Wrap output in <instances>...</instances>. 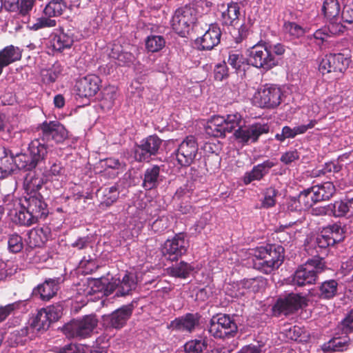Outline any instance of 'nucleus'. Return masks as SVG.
<instances>
[{
    "instance_id": "f257e3e1",
    "label": "nucleus",
    "mask_w": 353,
    "mask_h": 353,
    "mask_svg": "<svg viewBox=\"0 0 353 353\" xmlns=\"http://www.w3.org/2000/svg\"><path fill=\"white\" fill-rule=\"evenodd\" d=\"M254 267L265 274H270L283 263L284 248L281 245L268 244L254 250Z\"/></svg>"
},
{
    "instance_id": "f03ea898",
    "label": "nucleus",
    "mask_w": 353,
    "mask_h": 353,
    "mask_svg": "<svg viewBox=\"0 0 353 353\" xmlns=\"http://www.w3.org/2000/svg\"><path fill=\"white\" fill-rule=\"evenodd\" d=\"M97 325L98 319L95 314L85 315L65 324L62 331L68 339H83L90 337Z\"/></svg>"
},
{
    "instance_id": "7ed1b4c3",
    "label": "nucleus",
    "mask_w": 353,
    "mask_h": 353,
    "mask_svg": "<svg viewBox=\"0 0 353 353\" xmlns=\"http://www.w3.org/2000/svg\"><path fill=\"white\" fill-rule=\"evenodd\" d=\"M239 328L232 316L225 314L213 316L209 323L208 332L215 339L229 340L238 334Z\"/></svg>"
},
{
    "instance_id": "20e7f679",
    "label": "nucleus",
    "mask_w": 353,
    "mask_h": 353,
    "mask_svg": "<svg viewBox=\"0 0 353 353\" xmlns=\"http://www.w3.org/2000/svg\"><path fill=\"white\" fill-rule=\"evenodd\" d=\"M325 268V261H321V259H310L305 265L299 266L294 272L292 284L299 287L314 284L318 279L319 274L321 273Z\"/></svg>"
},
{
    "instance_id": "39448f33",
    "label": "nucleus",
    "mask_w": 353,
    "mask_h": 353,
    "mask_svg": "<svg viewBox=\"0 0 353 353\" xmlns=\"http://www.w3.org/2000/svg\"><path fill=\"white\" fill-rule=\"evenodd\" d=\"M248 61L250 64L259 69L268 71L279 64V59L270 53L268 43L259 41L248 50Z\"/></svg>"
},
{
    "instance_id": "423d86ee",
    "label": "nucleus",
    "mask_w": 353,
    "mask_h": 353,
    "mask_svg": "<svg viewBox=\"0 0 353 353\" xmlns=\"http://www.w3.org/2000/svg\"><path fill=\"white\" fill-rule=\"evenodd\" d=\"M196 10L193 4L188 3L177 8L171 20L173 30L184 37L196 21Z\"/></svg>"
},
{
    "instance_id": "0eeeda50",
    "label": "nucleus",
    "mask_w": 353,
    "mask_h": 353,
    "mask_svg": "<svg viewBox=\"0 0 353 353\" xmlns=\"http://www.w3.org/2000/svg\"><path fill=\"white\" fill-rule=\"evenodd\" d=\"M26 154L21 152L14 153L11 150L0 149V179L6 178L17 169L26 170Z\"/></svg>"
},
{
    "instance_id": "6e6552de",
    "label": "nucleus",
    "mask_w": 353,
    "mask_h": 353,
    "mask_svg": "<svg viewBox=\"0 0 353 353\" xmlns=\"http://www.w3.org/2000/svg\"><path fill=\"white\" fill-rule=\"evenodd\" d=\"M283 96L280 86L272 83H266L256 93L254 99L261 108H275L278 107Z\"/></svg>"
},
{
    "instance_id": "1a4fd4ad",
    "label": "nucleus",
    "mask_w": 353,
    "mask_h": 353,
    "mask_svg": "<svg viewBox=\"0 0 353 353\" xmlns=\"http://www.w3.org/2000/svg\"><path fill=\"white\" fill-rule=\"evenodd\" d=\"M350 62V59L342 53H330L322 59L319 65V70L323 75L334 73V77L338 79L345 72Z\"/></svg>"
},
{
    "instance_id": "9d476101",
    "label": "nucleus",
    "mask_w": 353,
    "mask_h": 353,
    "mask_svg": "<svg viewBox=\"0 0 353 353\" xmlns=\"http://www.w3.org/2000/svg\"><path fill=\"white\" fill-rule=\"evenodd\" d=\"M189 247L184 233H178L172 239H167L161 248L162 255L171 261H176L185 254Z\"/></svg>"
},
{
    "instance_id": "9b49d317",
    "label": "nucleus",
    "mask_w": 353,
    "mask_h": 353,
    "mask_svg": "<svg viewBox=\"0 0 353 353\" xmlns=\"http://www.w3.org/2000/svg\"><path fill=\"white\" fill-rule=\"evenodd\" d=\"M162 145V140L157 135H149L136 145L134 158L138 162H149L152 156H155Z\"/></svg>"
},
{
    "instance_id": "f8f14e48",
    "label": "nucleus",
    "mask_w": 353,
    "mask_h": 353,
    "mask_svg": "<svg viewBox=\"0 0 353 353\" xmlns=\"http://www.w3.org/2000/svg\"><path fill=\"white\" fill-rule=\"evenodd\" d=\"M39 136L46 143L53 141L56 143L63 142L68 138V131L58 121H45L38 127Z\"/></svg>"
},
{
    "instance_id": "ddd939ff",
    "label": "nucleus",
    "mask_w": 353,
    "mask_h": 353,
    "mask_svg": "<svg viewBox=\"0 0 353 353\" xmlns=\"http://www.w3.org/2000/svg\"><path fill=\"white\" fill-rule=\"evenodd\" d=\"M134 309V303H131L121 306L110 314L103 315L102 319L104 326L109 329H121L132 316Z\"/></svg>"
},
{
    "instance_id": "4468645a",
    "label": "nucleus",
    "mask_w": 353,
    "mask_h": 353,
    "mask_svg": "<svg viewBox=\"0 0 353 353\" xmlns=\"http://www.w3.org/2000/svg\"><path fill=\"white\" fill-rule=\"evenodd\" d=\"M198 144L194 136H188L179 145L175 152L176 159L181 166H190L198 152Z\"/></svg>"
},
{
    "instance_id": "2eb2a0df",
    "label": "nucleus",
    "mask_w": 353,
    "mask_h": 353,
    "mask_svg": "<svg viewBox=\"0 0 353 353\" xmlns=\"http://www.w3.org/2000/svg\"><path fill=\"white\" fill-rule=\"evenodd\" d=\"M303 305H306L305 299L303 296L290 293L283 298L278 299L272 307V311L276 316L288 315L299 310Z\"/></svg>"
},
{
    "instance_id": "dca6fc26",
    "label": "nucleus",
    "mask_w": 353,
    "mask_h": 353,
    "mask_svg": "<svg viewBox=\"0 0 353 353\" xmlns=\"http://www.w3.org/2000/svg\"><path fill=\"white\" fill-rule=\"evenodd\" d=\"M21 205L22 208L28 209L37 221L39 219H46L49 212L48 205L39 192L27 194L21 201Z\"/></svg>"
},
{
    "instance_id": "f3484780",
    "label": "nucleus",
    "mask_w": 353,
    "mask_h": 353,
    "mask_svg": "<svg viewBox=\"0 0 353 353\" xmlns=\"http://www.w3.org/2000/svg\"><path fill=\"white\" fill-rule=\"evenodd\" d=\"M30 157L26 155V170L34 169L37 165L44 161L48 155V145L40 137L32 140L28 146Z\"/></svg>"
},
{
    "instance_id": "a211bd4d",
    "label": "nucleus",
    "mask_w": 353,
    "mask_h": 353,
    "mask_svg": "<svg viewBox=\"0 0 353 353\" xmlns=\"http://www.w3.org/2000/svg\"><path fill=\"white\" fill-rule=\"evenodd\" d=\"M270 128L268 124L255 123L250 125H243L235 130L234 135L241 142L247 143L249 141L255 143L260 136L269 132Z\"/></svg>"
},
{
    "instance_id": "6ab92c4d",
    "label": "nucleus",
    "mask_w": 353,
    "mask_h": 353,
    "mask_svg": "<svg viewBox=\"0 0 353 353\" xmlns=\"http://www.w3.org/2000/svg\"><path fill=\"white\" fill-rule=\"evenodd\" d=\"M201 315L198 313H186L172 320L168 325L172 330L192 333L200 325Z\"/></svg>"
},
{
    "instance_id": "aec40b11",
    "label": "nucleus",
    "mask_w": 353,
    "mask_h": 353,
    "mask_svg": "<svg viewBox=\"0 0 353 353\" xmlns=\"http://www.w3.org/2000/svg\"><path fill=\"white\" fill-rule=\"evenodd\" d=\"M222 32L217 24H210L208 29L195 40V43L200 50H211L221 41Z\"/></svg>"
},
{
    "instance_id": "412c9836",
    "label": "nucleus",
    "mask_w": 353,
    "mask_h": 353,
    "mask_svg": "<svg viewBox=\"0 0 353 353\" xmlns=\"http://www.w3.org/2000/svg\"><path fill=\"white\" fill-rule=\"evenodd\" d=\"M101 80L95 74H89L77 81V94L80 97L88 98L94 96L99 90Z\"/></svg>"
},
{
    "instance_id": "4be33fe9",
    "label": "nucleus",
    "mask_w": 353,
    "mask_h": 353,
    "mask_svg": "<svg viewBox=\"0 0 353 353\" xmlns=\"http://www.w3.org/2000/svg\"><path fill=\"white\" fill-rule=\"evenodd\" d=\"M323 230L307 248L308 253L313 256L312 259H321V261H324V257L327 255L329 247L334 245V241Z\"/></svg>"
},
{
    "instance_id": "5701e85b",
    "label": "nucleus",
    "mask_w": 353,
    "mask_h": 353,
    "mask_svg": "<svg viewBox=\"0 0 353 353\" xmlns=\"http://www.w3.org/2000/svg\"><path fill=\"white\" fill-rule=\"evenodd\" d=\"M63 281L62 277L48 279L45 281L34 288L32 294L34 296H39V298L48 301L54 297L60 288V284Z\"/></svg>"
},
{
    "instance_id": "b1692460",
    "label": "nucleus",
    "mask_w": 353,
    "mask_h": 353,
    "mask_svg": "<svg viewBox=\"0 0 353 353\" xmlns=\"http://www.w3.org/2000/svg\"><path fill=\"white\" fill-rule=\"evenodd\" d=\"M276 165V163L268 159L261 163L254 165L252 169L246 172L243 177V181L245 185H248L254 181H261L266 176L271 168Z\"/></svg>"
},
{
    "instance_id": "393cba45",
    "label": "nucleus",
    "mask_w": 353,
    "mask_h": 353,
    "mask_svg": "<svg viewBox=\"0 0 353 353\" xmlns=\"http://www.w3.org/2000/svg\"><path fill=\"white\" fill-rule=\"evenodd\" d=\"M29 171L24 179L23 185L27 194H34L38 192L47 179L41 171L39 172L32 171V170Z\"/></svg>"
},
{
    "instance_id": "a878e982",
    "label": "nucleus",
    "mask_w": 353,
    "mask_h": 353,
    "mask_svg": "<svg viewBox=\"0 0 353 353\" xmlns=\"http://www.w3.org/2000/svg\"><path fill=\"white\" fill-rule=\"evenodd\" d=\"M22 52L19 47L7 46L0 50V75L3 69L10 64L21 60Z\"/></svg>"
},
{
    "instance_id": "bb28decb",
    "label": "nucleus",
    "mask_w": 353,
    "mask_h": 353,
    "mask_svg": "<svg viewBox=\"0 0 353 353\" xmlns=\"http://www.w3.org/2000/svg\"><path fill=\"white\" fill-rule=\"evenodd\" d=\"M240 6L237 2L228 3L227 8L221 12L219 19L223 26H234L239 21Z\"/></svg>"
},
{
    "instance_id": "cd10ccee",
    "label": "nucleus",
    "mask_w": 353,
    "mask_h": 353,
    "mask_svg": "<svg viewBox=\"0 0 353 353\" xmlns=\"http://www.w3.org/2000/svg\"><path fill=\"white\" fill-rule=\"evenodd\" d=\"M332 214L336 217L353 216V197L345 196L343 199L336 201L334 203L328 205Z\"/></svg>"
},
{
    "instance_id": "c85d7f7f",
    "label": "nucleus",
    "mask_w": 353,
    "mask_h": 353,
    "mask_svg": "<svg viewBox=\"0 0 353 353\" xmlns=\"http://www.w3.org/2000/svg\"><path fill=\"white\" fill-rule=\"evenodd\" d=\"M160 167L157 165H154L148 168L143 174L142 187L145 190H151L157 188L160 182Z\"/></svg>"
},
{
    "instance_id": "c756f323",
    "label": "nucleus",
    "mask_w": 353,
    "mask_h": 353,
    "mask_svg": "<svg viewBox=\"0 0 353 353\" xmlns=\"http://www.w3.org/2000/svg\"><path fill=\"white\" fill-rule=\"evenodd\" d=\"M225 117L221 116H214L208 121L205 126V132L214 137H224L227 133L225 127Z\"/></svg>"
},
{
    "instance_id": "7c9ffc66",
    "label": "nucleus",
    "mask_w": 353,
    "mask_h": 353,
    "mask_svg": "<svg viewBox=\"0 0 353 353\" xmlns=\"http://www.w3.org/2000/svg\"><path fill=\"white\" fill-rule=\"evenodd\" d=\"M51 322L49 316H47L46 312L44 308H41L37 311V314L32 317L30 321V326L32 328V332H43L47 330Z\"/></svg>"
},
{
    "instance_id": "2f4dec72",
    "label": "nucleus",
    "mask_w": 353,
    "mask_h": 353,
    "mask_svg": "<svg viewBox=\"0 0 353 353\" xmlns=\"http://www.w3.org/2000/svg\"><path fill=\"white\" fill-rule=\"evenodd\" d=\"M317 202L330 199L335 193L336 189L332 182L327 181L310 188Z\"/></svg>"
},
{
    "instance_id": "473e14b6",
    "label": "nucleus",
    "mask_w": 353,
    "mask_h": 353,
    "mask_svg": "<svg viewBox=\"0 0 353 353\" xmlns=\"http://www.w3.org/2000/svg\"><path fill=\"white\" fill-rule=\"evenodd\" d=\"M34 3V0H5L4 6L10 12H19L23 16H26L32 10Z\"/></svg>"
},
{
    "instance_id": "72a5a7b5",
    "label": "nucleus",
    "mask_w": 353,
    "mask_h": 353,
    "mask_svg": "<svg viewBox=\"0 0 353 353\" xmlns=\"http://www.w3.org/2000/svg\"><path fill=\"white\" fill-rule=\"evenodd\" d=\"M74 42L72 34L61 30L56 34L50 40V44L53 50L62 52L65 49L70 48Z\"/></svg>"
},
{
    "instance_id": "f704fd0d",
    "label": "nucleus",
    "mask_w": 353,
    "mask_h": 353,
    "mask_svg": "<svg viewBox=\"0 0 353 353\" xmlns=\"http://www.w3.org/2000/svg\"><path fill=\"white\" fill-rule=\"evenodd\" d=\"M338 283L334 279L322 282L318 287V296L323 300H330L337 295Z\"/></svg>"
},
{
    "instance_id": "c9c22d12",
    "label": "nucleus",
    "mask_w": 353,
    "mask_h": 353,
    "mask_svg": "<svg viewBox=\"0 0 353 353\" xmlns=\"http://www.w3.org/2000/svg\"><path fill=\"white\" fill-rule=\"evenodd\" d=\"M117 281L118 290L115 294L117 296H125L137 288V281L132 274H125L121 280Z\"/></svg>"
},
{
    "instance_id": "e433bc0d",
    "label": "nucleus",
    "mask_w": 353,
    "mask_h": 353,
    "mask_svg": "<svg viewBox=\"0 0 353 353\" xmlns=\"http://www.w3.org/2000/svg\"><path fill=\"white\" fill-rule=\"evenodd\" d=\"M167 270L168 274L171 276L187 279L194 270V267L191 264L181 261L180 263L169 267Z\"/></svg>"
},
{
    "instance_id": "4c0bfd02",
    "label": "nucleus",
    "mask_w": 353,
    "mask_h": 353,
    "mask_svg": "<svg viewBox=\"0 0 353 353\" xmlns=\"http://www.w3.org/2000/svg\"><path fill=\"white\" fill-rule=\"evenodd\" d=\"M66 7L63 0H52L46 5L43 13L48 17H57L63 14Z\"/></svg>"
},
{
    "instance_id": "58836bf2",
    "label": "nucleus",
    "mask_w": 353,
    "mask_h": 353,
    "mask_svg": "<svg viewBox=\"0 0 353 353\" xmlns=\"http://www.w3.org/2000/svg\"><path fill=\"white\" fill-rule=\"evenodd\" d=\"M340 4L338 0H325L322 11L327 20L339 19Z\"/></svg>"
},
{
    "instance_id": "ea45409f",
    "label": "nucleus",
    "mask_w": 353,
    "mask_h": 353,
    "mask_svg": "<svg viewBox=\"0 0 353 353\" xmlns=\"http://www.w3.org/2000/svg\"><path fill=\"white\" fill-rule=\"evenodd\" d=\"M48 228H34L28 234L30 243L34 247H41L48 241Z\"/></svg>"
},
{
    "instance_id": "a19ab883",
    "label": "nucleus",
    "mask_w": 353,
    "mask_h": 353,
    "mask_svg": "<svg viewBox=\"0 0 353 353\" xmlns=\"http://www.w3.org/2000/svg\"><path fill=\"white\" fill-rule=\"evenodd\" d=\"M225 127L228 133L235 132L245 124L242 116L238 112L228 114L225 118Z\"/></svg>"
},
{
    "instance_id": "79ce46f5",
    "label": "nucleus",
    "mask_w": 353,
    "mask_h": 353,
    "mask_svg": "<svg viewBox=\"0 0 353 353\" xmlns=\"http://www.w3.org/2000/svg\"><path fill=\"white\" fill-rule=\"evenodd\" d=\"M350 343L351 341L349 338H333L328 341V343H327V346L325 345L324 351H325L327 349L333 352H342L348 350Z\"/></svg>"
},
{
    "instance_id": "37998d69",
    "label": "nucleus",
    "mask_w": 353,
    "mask_h": 353,
    "mask_svg": "<svg viewBox=\"0 0 353 353\" xmlns=\"http://www.w3.org/2000/svg\"><path fill=\"white\" fill-rule=\"evenodd\" d=\"M247 63L246 58L237 50H231L229 52L228 63L234 69L236 72L242 70V67Z\"/></svg>"
},
{
    "instance_id": "c03bdc74",
    "label": "nucleus",
    "mask_w": 353,
    "mask_h": 353,
    "mask_svg": "<svg viewBox=\"0 0 353 353\" xmlns=\"http://www.w3.org/2000/svg\"><path fill=\"white\" fill-rule=\"evenodd\" d=\"M208 347V339L200 337V339L191 340L184 345V350L186 353H200Z\"/></svg>"
},
{
    "instance_id": "a18cd8bd",
    "label": "nucleus",
    "mask_w": 353,
    "mask_h": 353,
    "mask_svg": "<svg viewBox=\"0 0 353 353\" xmlns=\"http://www.w3.org/2000/svg\"><path fill=\"white\" fill-rule=\"evenodd\" d=\"M165 45V41L163 36L150 35L145 40L146 49L151 52L160 51Z\"/></svg>"
},
{
    "instance_id": "49530a36",
    "label": "nucleus",
    "mask_w": 353,
    "mask_h": 353,
    "mask_svg": "<svg viewBox=\"0 0 353 353\" xmlns=\"http://www.w3.org/2000/svg\"><path fill=\"white\" fill-rule=\"evenodd\" d=\"M119 196V191L117 185L105 188L103 190L102 204L107 207L115 203Z\"/></svg>"
},
{
    "instance_id": "de8ad7c7",
    "label": "nucleus",
    "mask_w": 353,
    "mask_h": 353,
    "mask_svg": "<svg viewBox=\"0 0 353 353\" xmlns=\"http://www.w3.org/2000/svg\"><path fill=\"white\" fill-rule=\"evenodd\" d=\"M330 237V239L334 241V243L341 242L345 239L344 230L340 224H333L330 225L324 230Z\"/></svg>"
},
{
    "instance_id": "09e8293b",
    "label": "nucleus",
    "mask_w": 353,
    "mask_h": 353,
    "mask_svg": "<svg viewBox=\"0 0 353 353\" xmlns=\"http://www.w3.org/2000/svg\"><path fill=\"white\" fill-rule=\"evenodd\" d=\"M230 77L229 68L225 61L218 63L213 70V77L216 81H226Z\"/></svg>"
},
{
    "instance_id": "8fccbe9b",
    "label": "nucleus",
    "mask_w": 353,
    "mask_h": 353,
    "mask_svg": "<svg viewBox=\"0 0 353 353\" xmlns=\"http://www.w3.org/2000/svg\"><path fill=\"white\" fill-rule=\"evenodd\" d=\"M15 219L19 224L25 226H30L37 222L34 216L29 213V210L22 208L21 205V209L16 212Z\"/></svg>"
},
{
    "instance_id": "3c124183",
    "label": "nucleus",
    "mask_w": 353,
    "mask_h": 353,
    "mask_svg": "<svg viewBox=\"0 0 353 353\" xmlns=\"http://www.w3.org/2000/svg\"><path fill=\"white\" fill-rule=\"evenodd\" d=\"M8 248L12 253H19L23 248V238L17 233L8 235Z\"/></svg>"
},
{
    "instance_id": "603ef678",
    "label": "nucleus",
    "mask_w": 353,
    "mask_h": 353,
    "mask_svg": "<svg viewBox=\"0 0 353 353\" xmlns=\"http://www.w3.org/2000/svg\"><path fill=\"white\" fill-rule=\"evenodd\" d=\"M314 196V194L313 192H312V190H310V188L303 190L299 193L297 197L304 210L310 208L314 203H317V201H316Z\"/></svg>"
},
{
    "instance_id": "864d4df0",
    "label": "nucleus",
    "mask_w": 353,
    "mask_h": 353,
    "mask_svg": "<svg viewBox=\"0 0 353 353\" xmlns=\"http://www.w3.org/2000/svg\"><path fill=\"white\" fill-rule=\"evenodd\" d=\"M34 336V333L32 332L31 327L26 326L19 330H14L11 334V339H14V343L18 345L23 344L26 341V339L23 338L28 336L31 339Z\"/></svg>"
},
{
    "instance_id": "5fc2aeb1",
    "label": "nucleus",
    "mask_w": 353,
    "mask_h": 353,
    "mask_svg": "<svg viewBox=\"0 0 353 353\" xmlns=\"http://www.w3.org/2000/svg\"><path fill=\"white\" fill-rule=\"evenodd\" d=\"M264 199L262 201V206L265 208H272L276 204V198L279 191L274 187H269L263 192Z\"/></svg>"
},
{
    "instance_id": "6e6d98bb",
    "label": "nucleus",
    "mask_w": 353,
    "mask_h": 353,
    "mask_svg": "<svg viewBox=\"0 0 353 353\" xmlns=\"http://www.w3.org/2000/svg\"><path fill=\"white\" fill-rule=\"evenodd\" d=\"M56 20L44 15L43 17L37 19L36 22L32 26H30L29 28L30 30L36 31L45 28H52L56 26Z\"/></svg>"
},
{
    "instance_id": "4d7b16f0",
    "label": "nucleus",
    "mask_w": 353,
    "mask_h": 353,
    "mask_svg": "<svg viewBox=\"0 0 353 353\" xmlns=\"http://www.w3.org/2000/svg\"><path fill=\"white\" fill-rule=\"evenodd\" d=\"M283 28L285 31L294 38H299L305 33L304 28L295 22L286 21Z\"/></svg>"
},
{
    "instance_id": "13d9d810",
    "label": "nucleus",
    "mask_w": 353,
    "mask_h": 353,
    "mask_svg": "<svg viewBox=\"0 0 353 353\" xmlns=\"http://www.w3.org/2000/svg\"><path fill=\"white\" fill-rule=\"evenodd\" d=\"M263 283L264 280L262 277H256L243 280L241 285L243 288L255 292L259 291L260 287L263 285Z\"/></svg>"
},
{
    "instance_id": "bf43d9fd",
    "label": "nucleus",
    "mask_w": 353,
    "mask_h": 353,
    "mask_svg": "<svg viewBox=\"0 0 353 353\" xmlns=\"http://www.w3.org/2000/svg\"><path fill=\"white\" fill-rule=\"evenodd\" d=\"M21 303L16 301L4 306H0V323L4 321L14 311L19 310Z\"/></svg>"
},
{
    "instance_id": "052dcab7",
    "label": "nucleus",
    "mask_w": 353,
    "mask_h": 353,
    "mask_svg": "<svg viewBox=\"0 0 353 353\" xmlns=\"http://www.w3.org/2000/svg\"><path fill=\"white\" fill-rule=\"evenodd\" d=\"M44 310L51 323L58 321L63 314V307L61 305H50Z\"/></svg>"
},
{
    "instance_id": "680f3d73",
    "label": "nucleus",
    "mask_w": 353,
    "mask_h": 353,
    "mask_svg": "<svg viewBox=\"0 0 353 353\" xmlns=\"http://www.w3.org/2000/svg\"><path fill=\"white\" fill-rule=\"evenodd\" d=\"M56 353H84L83 346L74 343H70L63 347H55Z\"/></svg>"
},
{
    "instance_id": "e2e57ef3",
    "label": "nucleus",
    "mask_w": 353,
    "mask_h": 353,
    "mask_svg": "<svg viewBox=\"0 0 353 353\" xmlns=\"http://www.w3.org/2000/svg\"><path fill=\"white\" fill-rule=\"evenodd\" d=\"M327 21L329 23L326 28L329 34L336 35L343 32L345 26L341 23L339 19Z\"/></svg>"
},
{
    "instance_id": "0e129e2a",
    "label": "nucleus",
    "mask_w": 353,
    "mask_h": 353,
    "mask_svg": "<svg viewBox=\"0 0 353 353\" xmlns=\"http://www.w3.org/2000/svg\"><path fill=\"white\" fill-rule=\"evenodd\" d=\"M102 166L114 170H123L125 164L121 162L118 159L110 157L101 161Z\"/></svg>"
},
{
    "instance_id": "69168bd1",
    "label": "nucleus",
    "mask_w": 353,
    "mask_h": 353,
    "mask_svg": "<svg viewBox=\"0 0 353 353\" xmlns=\"http://www.w3.org/2000/svg\"><path fill=\"white\" fill-rule=\"evenodd\" d=\"M71 246L74 248H77L79 250H86L88 248H92L91 241L88 236L77 238L73 243H71Z\"/></svg>"
},
{
    "instance_id": "338daca9",
    "label": "nucleus",
    "mask_w": 353,
    "mask_h": 353,
    "mask_svg": "<svg viewBox=\"0 0 353 353\" xmlns=\"http://www.w3.org/2000/svg\"><path fill=\"white\" fill-rule=\"evenodd\" d=\"M299 157V152L296 150H289L281 156L280 161L285 165H290L292 162L298 160Z\"/></svg>"
},
{
    "instance_id": "774afa93",
    "label": "nucleus",
    "mask_w": 353,
    "mask_h": 353,
    "mask_svg": "<svg viewBox=\"0 0 353 353\" xmlns=\"http://www.w3.org/2000/svg\"><path fill=\"white\" fill-rule=\"evenodd\" d=\"M314 39L316 43L318 46H321L324 41H325L329 37V32L326 27L320 28L315 31V32L310 37Z\"/></svg>"
}]
</instances>
